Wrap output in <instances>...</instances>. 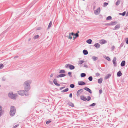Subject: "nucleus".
Here are the masks:
<instances>
[{
    "label": "nucleus",
    "mask_w": 128,
    "mask_h": 128,
    "mask_svg": "<svg viewBox=\"0 0 128 128\" xmlns=\"http://www.w3.org/2000/svg\"><path fill=\"white\" fill-rule=\"evenodd\" d=\"M111 74H106L104 78V79L105 80H107L111 76Z\"/></svg>",
    "instance_id": "nucleus-15"
},
{
    "label": "nucleus",
    "mask_w": 128,
    "mask_h": 128,
    "mask_svg": "<svg viewBox=\"0 0 128 128\" xmlns=\"http://www.w3.org/2000/svg\"><path fill=\"white\" fill-rule=\"evenodd\" d=\"M108 4V3L106 2H104V3L103 6L104 7H105Z\"/></svg>",
    "instance_id": "nucleus-37"
},
{
    "label": "nucleus",
    "mask_w": 128,
    "mask_h": 128,
    "mask_svg": "<svg viewBox=\"0 0 128 128\" xmlns=\"http://www.w3.org/2000/svg\"><path fill=\"white\" fill-rule=\"evenodd\" d=\"M87 100L88 101H89L90 100L91 98L90 96H87Z\"/></svg>",
    "instance_id": "nucleus-35"
},
{
    "label": "nucleus",
    "mask_w": 128,
    "mask_h": 128,
    "mask_svg": "<svg viewBox=\"0 0 128 128\" xmlns=\"http://www.w3.org/2000/svg\"><path fill=\"white\" fill-rule=\"evenodd\" d=\"M32 82L30 80H27L24 82V89L26 91L28 92L30 89V84Z\"/></svg>",
    "instance_id": "nucleus-1"
},
{
    "label": "nucleus",
    "mask_w": 128,
    "mask_h": 128,
    "mask_svg": "<svg viewBox=\"0 0 128 128\" xmlns=\"http://www.w3.org/2000/svg\"><path fill=\"white\" fill-rule=\"evenodd\" d=\"M52 24V22L51 21H50L48 24V28H50Z\"/></svg>",
    "instance_id": "nucleus-29"
},
{
    "label": "nucleus",
    "mask_w": 128,
    "mask_h": 128,
    "mask_svg": "<svg viewBox=\"0 0 128 128\" xmlns=\"http://www.w3.org/2000/svg\"><path fill=\"white\" fill-rule=\"evenodd\" d=\"M100 45L98 43H96L94 44V46L97 48H100Z\"/></svg>",
    "instance_id": "nucleus-16"
},
{
    "label": "nucleus",
    "mask_w": 128,
    "mask_h": 128,
    "mask_svg": "<svg viewBox=\"0 0 128 128\" xmlns=\"http://www.w3.org/2000/svg\"><path fill=\"white\" fill-rule=\"evenodd\" d=\"M124 44V43L123 42H122L121 43L120 46V47H122L123 46Z\"/></svg>",
    "instance_id": "nucleus-47"
},
{
    "label": "nucleus",
    "mask_w": 128,
    "mask_h": 128,
    "mask_svg": "<svg viewBox=\"0 0 128 128\" xmlns=\"http://www.w3.org/2000/svg\"><path fill=\"white\" fill-rule=\"evenodd\" d=\"M102 44H104L106 43V41L105 40H102Z\"/></svg>",
    "instance_id": "nucleus-31"
},
{
    "label": "nucleus",
    "mask_w": 128,
    "mask_h": 128,
    "mask_svg": "<svg viewBox=\"0 0 128 128\" xmlns=\"http://www.w3.org/2000/svg\"><path fill=\"white\" fill-rule=\"evenodd\" d=\"M102 90L100 89L99 90V93L100 94H102Z\"/></svg>",
    "instance_id": "nucleus-52"
},
{
    "label": "nucleus",
    "mask_w": 128,
    "mask_h": 128,
    "mask_svg": "<svg viewBox=\"0 0 128 128\" xmlns=\"http://www.w3.org/2000/svg\"><path fill=\"white\" fill-rule=\"evenodd\" d=\"M122 74L121 72L120 71H118L117 73V76L120 77L121 76Z\"/></svg>",
    "instance_id": "nucleus-19"
},
{
    "label": "nucleus",
    "mask_w": 128,
    "mask_h": 128,
    "mask_svg": "<svg viewBox=\"0 0 128 128\" xmlns=\"http://www.w3.org/2000/svg\"><path fill=\"white\" fill-rule=\"evenodd\" d=\"M74 35L76 36V38H77L79 36V35L78 33L74 34Z\"/></svg>",
    "instance_id": "nucleus-42"
},
{
    "label": "nucleus",
    "mask_w": 128,
    "mask_h": 128,
    "mask_svg": "<svg viewBox=\"0 0 128 128\" xmlns=\"http://www.w3.org/2000/svg\"><path fill=\"white\" fill-rule=\"evenodd\" d=\"M19 126V124H17L15 125V126H14V127H13V128H16V127H17Z\"/></svg>",
    "instance_id": "nucleus-48"
},
{
    "label": "nucleus",
    "mask_w": 128,
    "mask_h": 128,
    "mask_svg": "<svg viewBox=\"0 0 128 128\" xmlns=\"http://www.w3.org/2000/svg\"><path fill=\"white\" fill-rule=\"evenodd\" d=\"M65 87L64 86L63 87H61L60 88V90H62V89L64 88H65Z\"/></svg>",
    "instance_id": "nucleus-56"
},
{
    "label": "nucleus",
    "mask_w": 128,
    "mask_h": 128,
    "mask_svg": "<svg viewBox=\"0 0 128 128\" xmlns=\"http://www.w3.org/2000/svg\"><path fill=\"white\" fill-rule=\"evenodd\" d=\"M92 40L90 39H89L87 40L86 42L89 44H90L92 43Z\"/></svg>",
    "instance_id": "nucleus-22"
},
{
    "label": "nucleus",
    "mask_w": 128,
    "mask_h": 128,
    "mask_svg": "<svg viewBox=\"0 0 128 128\" xmlns=\"http://www.w3.org/2000/svg\"><path fill=\"white\" fill-rule=\"evenodd\" d=\"M71 35H69V36H67V37L69 39H72V37L71 36Z\"/></svg>",
    "instance_id": "nucleus-44"
},
{
    "label": "nucleus",
    "mask_w": 128,
    "mask_h": 128,
    "mask_svg": "<svg viewBox=\"0 0 128 128\" xmlns=\"http://www.w3.org/2000/svg\"><path fill=\"white\" fill-rule=\"evenodd\" d=\"M51 120H48L46 122V124H49L51 122Z\"/></svg>",
    "instance_id": "nucleus-46"
},
{
    "label": "nucleus",
    "mask_w": 128,
    "mask_h": 128,
    "mask_svg": "<svg viewBox=\"0 0 128 128\" xmlns=\"http://www.w3.org/2000/svg\"><path fill=\"white\" fill-rule=\"evenodd\" d=\"M120 24H118L116 25L113 28V30H118L120 27Z\"/></svg>",
    "instance_id": "nucleus-13"
},
{
    "label": "nucleus",
    "mask_w": 128,
    "mask_h": 128,
    "mask_svg": "<svg viewBox=\"0 0 128 128\" xmlns=\"http://www.w3.org/2000/svg\"><path fill=\"white\" fill-rule=\"evenodd\" d=\"M17 94H14L12 92L9 93L8 94V96L10 98L15 99L17 97Z\"/></svg>",
    "instance_id": "nucleus-4"
},
{
    "label": "nucleus",
    "mask_w": 128,
    "mask_h": 128,
    "mask_svg": "<svg viewBox=\"0 0 128 128\" xmlns=\"http://www.w3.org/2000/svg\"><path fill=\"white\" fill-rule=\"evenodd\" d=\"M88 79L90 81H91L92 80V76H90L88 78Z\"/></svg>",
    "instance_id": "nucleus-30"
},
{
    "label": "nucleus",
    "mask_w": 128,
    "mask_h": 128,
    "mask_svg": "<svg viewBox=\"0 0 128 128\" xmlns=\"http://www.w3.org/2000/svg\"><path fill=\"white\" fill-rule=\"evenodd\" d=\"M84 62V61L83 60H81L79 62V64H82Z\"/></svg>",
    "instance_id": "nucleus-38"
},
{
    "label": "nucleus",
    "mask_w": 128,
    "mask_h": 128,
    "mask_svg": "<svg viewBox=\"0 0 128 128\" xmlns=\"http://www.w3.org/2000/svg\"><path fill=\"white\" fill-rule=\"evenodd\" d=\"M88 91V92L90 94H92V90L90 89H89Z\"/></svg>",
    "instance_id": "nucleus-49"
},
{
    "label": "nucleus",
    "mask_w": 128,
    "mask_h": 128,
    "mask_svg": "<svg viewBox=\"0 0 128 128\" xmlns=\"http://www.w3.org/2000/svg\"><path fill=\"white\" fill-rule=\"evenodd\" d=\"M126 14V12L125 11L124 12L122 13H120L119 14L122 15L123 16H124Z\"/></svg>",
    "instance_id": "nucleus-28"
},
{
    "label": "nucleus",
    "mask_w": 128,
    "mask_h": 128,
    "mask_svg": "<svg viewBox=\"0 0 128 128\" xmlns=\"http://www.w3.org/2000/svg\"><path fill=\"white\" fill-rule=\"evenodd\" d=\"M126 64V62L124 60H123L121 62L120 64V66H124Z\"/></svg>",
    "instance_id": "nucleus-17"
},
{
    "label": "nucleus",
    "mask_w": 128,
    "mask_h": 128,
    "mask_svg": "<svg viewBox=\"0 0 128 128\" xmlns=\"http://www.w3.org/2000/svg\"><path fill=\"white\" fill-rule=\"evenodd\" d=\"M96 104L95 103H94L90 105V106H94Z\"/></svg>",
    "instance_id": "nucleus-32"
},
{
    "label": "nucleus",
    "mask_w": 128,
    "mask_h": 128,
    "mask_svg": "<svg viewBox=\"0 0 128 128\" xmlns=\"http://www.w3.org/2000/svg\"><path fill=\"white\" fill-rule=\"evenodd\" d=\"M41 29V28L40 27H39L37 29H36L37 30H40Z\"/></svg>",
    "instance_id": "nucleus-61"
},
{
    "label": "nucleus",
    "mask_w": 128,
    "mask_h": 128,
    "mask_svg": "<svg viewBox=\"0 0 128 128\" xmlns=\"http://www.w3.org/2000/svg\"><path fill=\"white\" fill-rule=\"evenodd\" d=\"M4 67V65L2 64H0V68H2Z\"/></svg>",
    "instance_id": "nucleus-41"
},
{
    "label": "nucleus",
    "mask_w": 128,
    "mask_h": 128,
    "mask_svg": "<svg viewBox=\"0 0 128 128\" xmlns=\"http://www.w3.org/2000/svg\"><path fill=\"white\" fill-rule=\"evenodd\" d=\"M68 74L70 77H72V72H68Z\"/></svg>",
    "instance_id": "nucleus-40"
},
{
    "label": "nucleus",
    "mask_w": 128,
    "mask_h": 128,
    "mask_svg": "<svg viewBox=\"0 0 128 128\" xmlns=\"http://www.w3.org/2000/svg\"><path fill=\"white\" fill-rule=\"evenodd\" d=\"M54 74H51L50 75V77H52L53 76Z\"/></svg>",
    "instance_id": "nucleus-59"
},
{
    "label": "nucleus",
    "mask_w": 128,
    "mask_h": 128,
    "mask_svg": "<svg viewBox=\"0 0 128 128\" xmlns=\"http://www.w3.org/2000/svg\"><path fill=\"white\" fill-rule=\"evenodd\" d=\"M2 110H0V117L1 116L2 114Z\"/></svg>",
    "instance_id": "nucleus-55"
},
{
    "label": "nucleus",
    "mask_w": 128,
    "mask_h": 128,
    "mask_svg": "<svg viewBox=\"0 0 128 128\" xmlns=\"http://www.w3.org/2000/svg\"><path fill=\"white\" fill-rule=\"evenodd\" d=\"M74 34L73 33V32H72V33H69V35H72V36H74Z\"/></svg>",
    "instance_id": "nucleus-45"
},
{
    "label": "nucleus",
    "mask_w": 128,
    "mask_h": 128,
    "mask_svg": "<svg viewBox=\"0 0 128 128\" xmlns=\"http://www.w3.org/2000/svg\"><path fill=\"white\" fill-rule=\"evenodd\" d=\"M102 81V78H100L98 80V82L99 84L101 83Z\"/></svg>",
    "instance_id": "nucleus-21"
},
{
    "label": "nucleus",
    "mask_w": 128,
    "mask_h": 128,
    "mask_svg": "<svg viewBox=\"0 0 128 128\" xmlns=\"http://www.w3.org/2000/svg\"><path fill=\"white\" fill-rule=\"evenodd\" d=\"M83 90L82 89H80L76 93V96H80V94L83 92Z\"/></svg>",
    "instance_id": "nucleus-8"
},
{
    "label": "nucleus",
    "mask_w": 128,
    "mask_h": 128,
    "mask_svg": "<svg viewBox=\"0 0 128 128\" xmlns=\"http://www.w3.org/2000/svg\"><path fill=\"white\" fill-rule=\"evenodd\" d=\"M2 106L0 105V110H2Z\"/></svg>",
    "instance_id": "nucleus-60"
},
{
    "label": "nucleus",
    "mask_w": 128,
    "mask_h": 128,
    "mask_svg": "<svg viewBox=\"0 0 128 128\" xmlns=\"http://www.w3.org/2000/svg\"><path fill=\"white\" fill-rule=\"evenodd\" d=\"M100 8H98L96 10H95L94 11V13L96 15H98V14L100 12Z\"/></svg>",
    "instance_id": "nucleus-7"
},
{
    "label": "nucleus",
    "mask_w": 128,
    "mask_h": 128,
    "mask_svg": "<svg viewBox=\"0 0 128 128\" xmlns=\"http://www.w3.org/2000/svg\"><path fill=\"white\" fill-rule=\"evenodd\" d=\"M75 86L74 84H71L70 85V87L71 88H73Z\"/></svg>",
    "instance_id": "nucleus-36"
},
{
    "label": "nucleus",
    "mask_w": 128,
    "mask_h": 128,
    "mask_svg": "<svg viewBox=\"0 0 128 128\" xmlns=\"http://www.w3.org/2000/svg\"><path fill=\"white\" fill-rule=\"evenodd\" d=\"M116 57H114L113 59V60H112V62L114 64V66L115 67H116L117 66V63L116 62Z\"/></svg>",
    "instance_id": "nucleus-9"
},
{
    "label": "nucleus",
    "mask_w": 128,
    "mask_h": 128,
    "mask_svg": "<svg viewBox=\"0 0 128 128\" xmlns=\"http://www.w3.org/2000/svg\"><path fill=\"white\" fill-rule=\"evenodd\" d=\"M67 104L68 105L72 107H73L74 106V104L72 102L70 101H69L67 103Z\"/></svg>",
    "instance_id": "nucleus-14"
},
{
    "label": "nucleus",
    "mask_w": 128,
    "mask_h": 128,
    "mask_svg": "<svg viewBox=\"0 0 128 128\" xmlns=\"http://www.w3.org/2000/svg\"><path fill=\"white\" fill-rule=\"evenodd\" d=\"M18 58V56H16L14 57V58Z\"/></svg>",
    "instance_id": "nucleus-62"
},
{
    "label": "nucleus",
    "mask_w": 128,
    "mask_h": 128,
    "mask_svg": "<svg viewBox=\"0 0 128 128\" xmlns=\"http://www.w3.org/2000/svg\"><path fill=\"white\" fill-rule=\"evenodd\" d=\"M66 73L65 71L63 70H60L59 72L61 74H64Z\"/></svg>",
    "instance_id": "nucleus-23"
},
{
    "label": "nucleus",
    "mask_w": 128,
    "mask_h": 128,
    "mask_svg": "<svg viewBox=\"0 0 128 128\" xmlns=\"http://www.w3.org/2000/svg\"><path fill=\"white\" fill-rule=\"evenodd\" d=\"M86 76V74L84 73H82L80 74V76L82 77H85Z\"/></svg>",
    "instance_id": "nucleus-27"
},
{
    "label": "nucleus",
    "mask_w": 128,
    "mask_h": 128,
    "mask_svg": "<svg viewBox=\"0 0 128 128\" xmlns=\"http://www.w3.org/2000/svg\"><path fill=\"white\" fill-rule=\"evenodd\" d=\"M120 0H118L116 3V4L117 6H118L120 4Z\"/></svg>",
    "instance_id": "nucleus-25"
},
{
    "label": "nucleus",
    "mask_w": 128,
    "mask_h": 128,
    "mask_svg": "<svg viewBox=\"0 0 128 128\" xmlns=\"http://www.w3.org/2000/svg\"><path fill=\"white\" fill-rule=\"evenodd\" d=\"M112 19V17L111 16H108L106 18V20H111Z\"/></svg>",
    "instance_id": "nucleus-26"
},
{
    "label": "nucleus",
    "mask_w": 128,
    "mask_h": 128,
    "mask_svg": "<svg viewBox=\"0 0 128 128\" xmlns=\"http://www.w3.org/2000/svg\"><path fill=\"white\" fill-rule=\"evenodd\" d=\"M68 90V88H67L66 89H65L64 90H62L61 91V92H67Z\"/></svg>",
    "instance_id": "nucleus-24"
},
{
    "label": "nucleus",
    "mask_w": 128,
    "mask_h": 128,
    "mask_svg": "<svg viewBox=\"0 0 128 128\" xmlns=\"http://www.w3.org/2000/svg\"><path fill=\"white\" fill-rule=\"evenodd\" d=\"M83 52L84 55H87L88 54V52L87 50H85L83 51Z\"/></svg>",
    "instance_id": "nucleus-20"
},
{
    "label": "nucleus",
    "mask_w": 128,
    "mask_h": 128,
    "mask_svg": "<svg viewBox=\"0 0 128 128\" xmlns=\"http://www.w3.org/2000/svg\"><path fill=\"white\" fill-rule=\"evenodd\" d=\"M72 93L70 94L69 96V97L70 98H72Z\"/></svg>",
    "instance_id": "nucleus-54"
},
{
    "label": "nucleus",
    "mask_w": 128,
    "mask_h": 128,
    "mask_svg": "<svg viewBox=\"0 0 128 128\" xmlns=\"http://www.w3.org/2000/svg\"><path fill=\"white\" fill-rule=\"evenodd\" d=\"M80 98L81 100L84 101H86L87 99L86 96H80Z\"/></svg>",
    "instance_id": "nucleus-12"
},
{
    "label": "nucleus",
    "mask_w": 128,
    "mask_h": 128,
    "mask_svg": "<svg viewBox=\"0 0 128 128\" xmlns=\"http://www.w3.org/2000/svg\"><path fill=\"white\" fill-rule=\"evenodd\" d=\"M117 23V22L116 21H114V22H113V21H112L110 23H107L106 24V25L110 26H112L116 25Z\"/></svg>",
    "instance_id": "nucleus-6"
},
{
    "label": "nucleus",
    "mask_w": 128,
    "mask_h": 128,
    "mask_svg": "<svg viewBox=\"0 0 128 128\" xmlns=\"http://www.w3.org/2000/svg\"><path fill=\"white\" fill-rule=\"evenodd\" d=\"M56 77L57 78H59V77H60V74H59L58 75L56 76Z\"/></svg>",
    "instance_id": "nucleus-58"
},
{
    "label": "nucleus",
    "mask_w": 128,
    "mask_h": 128,
    "mask_svg": "<svg viewBox=\"0 0 128 128\" xmlns=\"http://www.w3.org/2000/svg\"><path fill=\"white\" fill-rule=\"evenodd\" d=\"M84 89L88 91V90H89V89H90L88 88L87 87H85L84 88Z\"/></svg>",
    "instance_id": "nucleus-43"
},
{
    "label": "nucleus",
    "mask_w": 128,
    "mask_h": 128,
    "mask_svg": "<svg viewBox=\"0 0 128 128\" xmlns=\"http://www.w3.org/2000/svg\"><path fill=\"white\" fill-rule=\"evenodd\" d=\"M106 58H106V59L107 60H108V61H110V58L108 56H106Z\"/></svg>",
    "instance_id": "nucleus-33"
},
{
    "label": "nucleus",
    "mask_w": 128,
    "mask_h": 128,
    "mask_svg": "<svg viewBox=\"0 0 128 128\" xmlns=\"http://www.w3.org/2000/svg\"><path fill=\"white\" fill-rule=\"evenodd\" d=\"M65 66L66 68H68V67H69L70 69L71 70H73L75 68V67L74 66L70 64H66Z\"/></svg>",
    "instance_id": "nucleus-5"
},
{
    "label": "nucleus",
    "mask_w": 128,
    "mask_h": 128,
    "mask_svg": "<svg viewBox=\"0 0 128 128\" xmlns=\"http://www.w3.org/2000/svg\"><path fill=\"white\" fill-rule=\"evenodd\" d=\"M60 77H62L64 76H66V75L65 74H60Z\"/></svg>",
    "instance_id": "nucleus-39"
},
{
    "label": "nucleus",
    "mask_w": 128,
    "mask_h": 128,
    "mask_svg": "<svg viewBox=\"0 0 128 128\" xmlns=\"http://www.w3.org/2000/svg\"><path fill=\"white\" fill-rule=\"evenodd\" d=\"M126 16H128V11L127 12L126 14Z\"/></svg>",
    "instance_id": "nucleus-63"
},
{
    "label": "nucleus",
    "mask_w": 128,
    "mask_h": 128,
    "mask_svg": "<svg viewBox=\"0 0 128 128\" xmlns=\"http://www.w3.org/2000/svg\"><path fill=\"white\" fill-rule=\"evenodd\" d=\"M18 93L19 95L22 96L25 95L26 96H28L29 95L28 92L26 91L25 90L18 91Z\"/></svg>",
    "instance_id": "nucleus-3"
},
{
    "label": "nucleus",
    "mask_w": 128,
    "mask_h": 128,
    "mask_svg": "<svg viewBox=\"0 0 128 128\" xmlns=\"http://www.w3.org/2000/svg\"><path fill=\"white\" fill-rule=\"evenodd\" d=\"M39 36L38 35H36L34 37V39H37L38 38Z\"/></svg>",
    "instance_id": "nucleus-34"
},
{
    "label": "nucleus",
    "mask_w": 128,
    "mask_h": 128,
    "mask_svg": "<svg viewBox=\"0 0 128 128\" xmlns=\"http://www.w3.org/2000/svg\"><path fill=\"white\" fill-rule=\"evenodd\" d=\"M53 82L55 85L56 86H60V84H59L57 83V80L56 79H54Z\"/></svg>",
    "instance_id": "nucleus-11"
},
{
    "label": "nucleus",
    "mask_w": 128,
    "mask_h": 128,
    "mask_svg": "<svg viewBox=\"0 0 128 128\" xmlns=\"http://www.w3.org/2000/svg\"><path fill=\"white\" fill-rule=\"evenodd\" d=\"M16 112V109L15 107L13 106H10V116H14Z\"/></svg>",
    "instance_id": "nucleus-2"
},
{
    "label": "nucleus",
    "mask_w": 128,
    "mask_h": 128,
    "mask_svg": "<svg viewBox=\"0 0 128 128\" xmlns=\"http://www.w3.org/2000/svg\"><path fill=\"white\" fill-rule=\"evenodd\" d=\"M4 32H3L0 35V36L1 35H2V34H4Z\"/></svg>",
    "instance_id": "nucleus-64"
},
{
    "label": "nucleus",
    "mask_w": 128,
    "mask_h": 128,
    "mask_svg": "<svg viewBox=\"0 0 128 128\" xmlns=\"http://www.w3.org/2000/svg\"><path fill=\"white\" fill-rule=\"evenodd\" d=\"M84 67H86V68H88V66L87 65L85 64V65H84Z\"/></svg>",
    "instance_id": "nucleus-57"
},
{
    "label": "nucleus",
    "mask_w": 128,
    "mask_h": 128,
    "mask_svg": "<svg viewBox=\"0 0 128 128\" xmlns=\"http://www.w3.org/2000/svg\"><path fill=\"white\" fill-rule=\"evenodd\" d=\"M115 48V47L114 46H112V47H111V49L112 50H114V49Z\"/></svg>",
    "instance_id": "nucleus-51"
},
{
    "label": "nucleus",
    "mask_w": 128,
    "mask_h": 128,
    "mask_svg": "<svg viewBox=\"0 0 128 128\" xmlns=\"http://www.w3.org/2000/svg\"><path fill=\"white\" fill-rule=\"evenodd\" d=\"M96 76H98L100 75V74L99 73L97 72L96 74Z\"/></svg>",
    "instance_id": "nucleus-50"
},
{
    "label": "nucleus",
    "mask_w": 128,
    "mask_h": 128,
    "mask_svg": "<svg viewBox=\"0 0 128 128\" xmlns=\"http://www.w3.org/2000/svg\"><path fill=\"white\" fill-rule=\"evenodd\" d=\"M92 58L94 61H95L98 59V58L96 56H93Z\"/></svg>",
    "instance_id": "nucleus-18"
},
{
    "label": "nucleus",
    "mask_w": 128,
    "mask_h": 128,
    "mask_svg": "<svg viewBox=\"0 0 128 128\" xmlns=\"http://www.w3.org/2000/svg\"><path fill=\"white\" fill-rule=\"evenodd\" d=\"M126 43L127 44H128V38H126Z\"/></svg>",
    "instance_id": "nucleus-53"
},
{
    "label": "nucleus",
    "mask_w": 128,
    "mask_h": 128,
    "mask_svg": "<svg viewBox=\"0 0 128 128\" xmlns=\"http://www.w3.org/2000/svg\"><path fill=\"white\" fill-rule=\"evenodd\" d=\"M78 84L80 86L85 85L86 83L82 81H79L78 82Z\"/></svg>",
    "instance_id": "nucleus-10"
}]
</instances>
